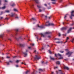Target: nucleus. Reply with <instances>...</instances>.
I'll return each mask as SVG.
<instances>
[{
  "mask_svg": "<svg viewBox=\"0 0 74 74\" xmlns=\"http://www.w3.org/2000/svg\"><path fill=\"white\" fill-rule=\"evenodd\" d=\"M41 58V57L39 55H36V57L34 58L35 60H39Z\"/></svg>",
  "mask_w": 74,
  "mask_h": 74,
  "instance_id": "obj_1",
  "label": "nucleus"
},
{
  "mask_svg": "<svg viewBox=\"0 0 74 74\" xmlns=\"http://www.w3.org/2000/svg\"><path fill=\"white\" fill-rule=\"evenodd\" d=\"M73 53L72 52H68L67 53H66V55H68V57H70L72 55V53Z\"/></svg>",
  "mask_w": 74,
  "mask_h": 74,
  "instance_id": "obj_2",
  "label": "nucleus"
},
{
  "mask_svg": "<svg viewBox=\"0 0 74 74\" xmlns=\"http://www.w3.org/2000/svg\"><path fill=\"white\" fill-rule=\"evenodd\" d=\"M68 27H62L61 28V31H64V30H67V29Z\"/></svg>",
  "mask_w": 74,
  "mask_h": 74,
  "instance_id": "obj_3",
  "label": "nucleus"
},
{
  "mask_svg": "<svg viewBox=\"0 0 74 74\" xmlns=\"http://www.w3.org/2000/svg\"><path fill=\"white\" fill-rule=\"evenodd\" d=\"M56 72L57 73V74H58V73H59L60 74H64L65 73H63V72H62V71L61 70H59L58 72V71H56Z\"/></svg>",
  "mask_w": 74,
  "mask_h": 74,
  "instance_id": "obj_4",
  "label": "nucleus"
},
{
  "mask_svg": "<svg viewBox=\"0 0 74 74\" xmlns=\"http://www.w3.org/2000/svg\"><path fill=\"white\" fill-rule=\"evenodd\" d=\"M74 13V11H72L71 12V15L70 16V18L71 19H72V16H74V15L73 14Z\"/></svg>",
  "mask_w": 74,
  "mask_h": 74,
  "instance_id": "obj_5",
  "label": "nucleus"
},
{
  "mask_svg": "<svg viewBox=\"0 0 74 74\" xmlns=\"http://www.w3.org/2000/svg\"><path fill=\"white\" fill-rule=\"evenodd\" d=\"M14 15H18L16 14L15 13H11L10 14V16H11V17H13Z\"/></svg>",
  "mask_w": 74,
  "mask_h": 74,
  "instance_id": "obj_6",
  "label": "nucleus"
},
{
  "mask_svg": "<svg viewBox=\"0 0 74 74\" xmlns=\"http://www.w3.org/2000/svg\"><path fill=\"white\" fill-rule=\"evenodd\" d=\"M46 24H45V26H49V24H50V23H49V21H47L46 23Z\"/></svg>",
  "mask_w": 74,
  "mask_h": 74,
  "instance_id": "obj_7",
  "label": "nucleus"
},
{
  "mask_svg": "<svg viewBox=\"0 0 74 74\" xmlns=\"http://www.w3.org/2000/svg\"><path fill=\"white\" fill-rule=\"evenodd\" d=\"M72 29V27H70L69 29L68 30L67 33H70L71 31V29Z\"/></svg>",
  "mask_w": 74,
  "mask_h": 74,
  "instance_id": "obj_8",
  "label": "nucleus"
},
{
  "mask_svg": "<svg viewBox=\"0 0 74 74\" xmlns=\"http://www.w3.org/2000/svg\"><path fill=\"white\" fill-rule=\"evenodd\" d=\"M18 45V46H20V47H23L25 46V45L23 44H20L19 45Z\"/></svg>",
  "mask_w": 74,
  "mask_h": 74,
  "instance_id": "obj_9",
  "label": "nucleus"
},
{
  "mask_svg": "<svg viewBox=\"0 0 74 74\" xmlns=\"http://www.w3.org/2000/svg\"><path fill=\"white\" fill-rule=\"evenodd\" d=\"M64 69H66V70H69V67H67V66H65L64 65Z\"/></svg>",
  "mask_w": 74,
  "mask_h": 74,
  "instance_id": "obj_10",
  "label": "nucleus"
},
{
  "mask_svg": "<svg viewBox=\"0 0 74 74\" xmlns=\"http://www.w3.org/2000/svg\"><path fill=\"white\" fill-rule=\"evenodd\" d=\"M51 32H47L45 33L44 34H51Z\"/></svg>",
  "mask_w": 74,
  "mask_h": 74,
  "instance_id": "obj_11",
  "label": "nucleus"
},
{
  "mask_svg": "<svg viewBox=\"0 0 74 74\" xmlns=\"http://www.w3.org/2000/svg\"><path fill=\"white\" fill-rule=\"evenodd\" d=\"M23 53L24 55H25V56H24V57H26L27 55V53L26 52H23Z\"/></svg>",
  "mask_w": 74,
  "mask_h": 74,
  "instance_id": "obj_12",
  "label": "nucleus"
},
{
  "mask_svg": "<svg viewBox=\"0 0 74 74\" xmlns=\"http://www.w3.org/2000/svg\"><path fill=\"white\" fill-rule=\"evenodd\" d=\"M36 2V4H39V1L38 0H34Z\"/></svg>",
  "mask_w": 74,
  "mask_h": 74,
  "instance_id": "obj_13",
  "label": "nucleus"
},
{
  "mask_svg": "<svg viewBox=\"0 0 74 74\" xmlns=\"http://www.w3.org/2000/svg\"><path fill=\"white\" fill-rule=\"evenodd\" d=\"M39 27H40V28H41V29H44V28H45V27H44V25H42L41 26H40Z\"/></svg>",
  "mask_w": 74,
  "mask_h": 74,
  "instance_id": "obj_14",
  "label": "nucleus"
},
{
  "mask_svg": "<svg viewBox=\"0 0 74 74\" xmlns=\"http://www.w3.org/2000/svg\"><path fill=\"white\" fill-rule=\"evenodd\" d=\"M49 26H54L55 25L53 23H51L49 24Z\"/></svg>",
  "mask_w": 74,
  "mask_h": 74,
  "instance_id": "obj_15",
  "label": "nucleus"
},
{
  "mask_svg": "<svg viewBox=\"0 0 74 74\" xmlns=\"http://www.w3.org/2000/svg\"><path fill=\"white\" fill-rule=\"evenodd\" d=\"M11 6L12 7H14V6H15V4L14 3H13L11 5Z\"/></svg>",
  "mask_w": 74,
  "mask_h": 74,
  "instance_id": "obj_16",
  "label": "nucleus"
},
{
  "mask_svg": "<svg viewBox=\"0 0 74 74\" xmlns=\"http://www.w3.org/2000/svg\"><path fill=\"white\" fill-rule=\"evenodd\" d=\"M16 39L17 41H19L20 39H21V37H19V38H16Z\"/></svg>",
  "mask_w": 74,
  "mask_h": 74,
  "instance_id": "obj_17",
  "label": "nucleus"
},
{
  "mask_svg": "<svg viewBox=\"0 0 74 74\" xmlns=\"http://www.w3.org/2000/svg\"><path fill=\"white\" fill-rule=\"evenodd\" d=\"M4 37V35L3 34H1L0 35V38H3Z\"/></svg>",
  "mask_w": 74,
  "mask_h": 74,
  "instance_id": "obj_18",
  "label": "nucleus"
},
{
  "mask_svg": "<svg viewBox=\"0 0 74 74\" xmlns=\"http://www.w3.org/2000/svg\"><path fill=\"white\" fill-rule=\"evenodd\" d=\"M50 57L51 60H55V59L54 58H52V57H51V56H50Z\"/></svg>",
  "mask_w": 74,
  "mask_h": 74,
  "instance_id": "obj_19",
  "label": "nucleus"
},
{
  "mask_svg": "<svg viewBox=\"0 0 74 74\" xmlns=\"http://www.w3.org/2000/svg\"><path fill=\"white\" fill-rule=\"evenodd\" d=\"M32 20H33V21H35L36 18H33L31 19V21H32Z\"/></svg>",
  "mask_w": 74,
  "mask_h": 74,
  "instance_id": "obj_20",
  "label": "nucleus"
},
{
  "mask_svg": "<svg viewBox=\"0 0 74 74\" xmlns=\"http://www.w3.org/2000/svg\"><path fill=\"white\" fill-rule=\"evenodd\" d=\"M56 64H60V62L59 61H57L56 62Z\"/></svg>",
  "mask_w": 74,
  "mask_h": 74,
  "instance_id": "obj_21",
  "label": "nucleus"
},
{
  "mask_svg": "<svg viewBox=\"0 0 74 74\" xmlns=\"http://www.w3.org/2000/svg\"><path fill=\"white\" fill-rule=\"evenodd\" d=\"M14 11H15L16 12H18V10H17V9H15V8L14 9Z\"/></svg>",
  "mask_w": 74,
  "mask_h": 74,
  "instance_id": "obj_22",
  "label": "nucleus"
},
{
  "mask_svg": "<svg viewBox=\"0 0 74 74\" xmlns=\"http://www.w3.org/2000/svg\"><path fill=\"white\" fill-rule=\"evenodd\" d=\"M48 51L49 52V53L50 54H52V52H51V51H50V50H49Z\"/></svg>",
  "mask_w": 74,
  "mask_h": 74,
  "instance_id": "obj_23",
  "label": "nucleus"
},
{
  "mask_svg": "<svg viewBox=\"0 0 74 74\" xmlns=\"http://www.w3.org/2000/svg\"><path fill=\"white\" fill-rule=\"evenodd\" d=\"M68 15V14H66L64 17V19H66V17H67V16Z\"/></svg>",
  "mask_w": 74,
  "mask_h": 74,
  "instance_id": "obj_24",
  "label": "nucleus"
},
{
  "mask_svg": "<svg viewBox=\"0 0 74 74\" xmlns=\"http://www.w3.org/2000/svg\"><path fill=\"white\" fill-rule=\"evenodd\" d=\"M34 52L36 53V54H38V52H36V50H35L34 51Z\"/></svg>",
  "mask_w": 74,
  "mask_h": 74,
  "instance_id": "obj_25",
  "label": "nucleus"
},
{
  "mask_svg": "<svg viewBox=\"0 0 74 74\" xmlns=\"http://www.w3.org/2000/svg\"><path fill=\"white\" fill-rule=\"evenodd\" d=\"M41 37H45V36H44V35L42 34H41Z\"/></svg>",
  "mask_w": 74,
  "mask_h": 74,
  "instance_id": "obj_26",
  "label": "nucleus"
},
{
  "mask_svg": "<svg viewBox=\"0 0 74 74\" xmlns=\"http://www.w3.org/2000/svg\"><path fill=\"white\" fill-rule=\"evenodd\" d=\"M5 6H4L1 8V9H2L3 10V9H5Z\"/></svg>",
  "mask_w": 74,
  "mask_h": 74,
  "instance_id": "obj_27",
  "label": "nucleus"
},
{
  "mask_svg": "<svg viewBox=\"0 0 74 74\" xmlns=\"http://www.w3.org/2000/svg\"><path fill=\"white\" fill-rule=\"evenodd\" d=\"M5 12H10V11L8 10H6L5 11Z\"/></svg>",
  "mask_w": 74,
  "mask_h": 74,
  "instance_id": "obj_28",
  "label": "nucleus"
},
{
  "mask_svg": "<svg viewBox=\"0 0 74 74\" xmlns=\"http://www.w3.org/2000/svg\"><path fill=\"white\" fill-rule=\"evenodd\" d=\"M47 8L48 10H49V9H51V7L49 6V7H48Z\"/></svg>",
  "mask_w": 74,
  "mask_h": 74,
  "instance_id": "obj_29",
  "label": "nucleus"
},
{
  "mask_svg": "<svg viewBox=\"0 0 74 74\" xmlns=\"http://www.w3.org/2000/svg\"><path fill=\"white\" fill-rule=\"evenodd\" d=\"M58 55L59 56H60V57H61L62 56V55L59 53H58Z\"/></svg>",
  "mask_w": 74,
  "mask_h": 74,
  "instance_id": "obj_30",
  "label": "nucleus"
},
{
  "mask_svg": "<svg viewBox=\"0 0 74 74\" xmlns=\"http://www.w3.org/2000/svg\"><path fill=\"white\" fill-rule=\"evenodd\" d=\"M56 43H57V44H60V42L59 41L58 42H56Z\"/></svg>",
  "mask_w": 74,
  "mask_h": 74,
  "instance_id": "obj_31",
  "label": "nucleus"
},
{
  "mask_svg": "<svg viewBox=\"0 0 74 74\" xmlns=\"http://www.w3.org/2000/svg\"><path fill=\"white\" fill-rule=\"evenodd\" d=\"M29 71H27L25 73L26 74H27Z\"/></svg>",
  "mask_w": 74,
  "mask_h": 74,
  "instance_id": "obj_32",
  "label": "nucleus"
},
{
  "mask_svg": "<svg viewBox=\"0 0 74 74\" xmlns=\"http://www.w3.org/2000/svg\"><path fill=\"white\" fill-rule=\"evenodd\" d=\"M60 53H63V52H64V51H60Z\"/></svg>",
  "mask_w": 74,
  "mask_h": 74,
  "instance_id": "obj_33",
  "label": "nucleus"
},
{
  "mask_svg": "<svg viewBox=\"0 0 74 74\" xmlns=\"http://www.w3.org/2000/svg\"><path fill=\"white\" fill-rule=\"evenodd\" d=\"M63 57H61L58 58V59H63Z\"/></svg>",
  "mask_w": 74,
  "mask_h": 74,
  "instance_id": "obj_34",
  "label": "nucleus"
},
{
  "mask_svg": "<svg viewBox=\"0 0 74 74\" xmlns=\"http://www.w3.org/2000/svg\"><path fill=\"white\" fill-rule=\"evenodd\" d=\"M37 7L38 8H41V6H40L37 5Z\"/></svg>",
  "mask_w": 74,
  "mask_h": 74,
  "instance_id": "obj_35",
  "label": "nucleus"
},
{
  "mask_svg": "<svg viewBox=\"0 0 74 74\" xmlns=\"http://www.w3.org/2000/svg\"><path fill=\"white\" fill-rule=\"evenodd\" d=\"M15 30L17 32H18V30H19V29H15Z\"/></svg>",
  "mask_w": 74,
  "mask_h": 74,
  "instance_id": "obj_36",
  "label": "nucleus"
},
{
  "mask_svg": "<svg viewBox=\"0 0 74 74\" xmlns=\"http://www.w3.org/2000/svg\"><path fill=\"white\" fill-rule=\"evenodd\" d=\"M74 42V38L71 41L72 42H73V43Z\"/></svg>",
  "mask_w": 74,
  "mask_h": 74,
  "instance_id": "obj_37",
  "label": "nucleus"
},
{
  "mask_svg": "<svg viewBox=\"0 0 74 74\" xmlns=\"http://www.w3.org/2000/svg\"><path fill=\"white\" fill-rule=\"evenodd\" d=\"M52 4H56V2H52Z\"/></svg>",
  "mask_w": 74,
  "mask_h": 74,
  "instance_id": "obj_38",
  "label": "nucleus"
},
{
  "mask_svg": "<svg viewBox=\"0 0 74 74\" xmlns=\"http://www.w3.org/2000/svg\"><path fill=\"white\" fill-rule=\"evenodd\" d=\"M9 62H10L11 63H12L13 62V61H12L11 60H10Z\"/></svg>",
  "mask_w": 74,
  "mask_h": 74,
  "instance_id": "obj_39",
  "label": "nucleus"
},
{
  "mask_svg": "<svg viewBox=\"0 0 74 74\" xmlns=\"http://www.w3.org/2000/svg\"><path fill=\"white\" fill-rule=\"evenodd\" d=\"M55 40H60V39H59V38H56L55 39Z\"/></svg>",
  "mask_w": 74,
  "mask_h": 74,
  "instance_id": "obj_40",
  "label": "nucleus"
},
{
  "mask_svg": "<svg viewBox=\"0 0 74 74\" xmlns=\"http://www.w3.org/2000/svg\"><path fill=\"white\" fill-rule=\"evenodd\" d=\"M3 17H0V19L1 20V19H3Z\"/></svg>",
  "mask_w": 74,
  "mask_h": 74,
  "instance_id": "obj_41",
  "label": "nucleus"
},
{
  "mask_svg": "<svg viewBox=\"0 0 74 74\" xmlns=\"http://www.w3.org/2000/svg\"><path fill=\"white\" fill-rule=\"evenodd\" d=\"M39 12H42V10L40 9H39Z\"/></svg>",
  "mask_w": 74,
  "mask_h": 74,
  "instance_id": "obj_42",
  "label": "nucleus"
},
{
  "mask_svg": "<svg viewBox=\"0 0 74 74\" xmlns=\"http://www.w3.org/2000/svg\"><path fill=\"white\" fill-rule=\"evenodd\" d=\"M6 63L8 65L10 64V63L9 62H6Z\"/></svg>",
  "mask_w": 74,
  "mask_h": 74,
  "instance_id": "obj_43",
  "label": "nucleus"
},
{
  "mask_svg": "<svg viewBox=\"0 0 74 74\" xmlns=\"http://www.w3.org/2000/svg\"><path fill=\"white\" fill-rule=\"evenodd\" d=\"M3 14V12H1V14H0V15H2V14Z\"/></svg>",
  "mask_w": 74,
  "mask_h": 74,
  "instance_id": "obj_44",
  "label": "nucleus"
},
{
  "mask_svg": "<svg viewBox=\"0 0 74 74\" xmlns=\"http://www.w3.org/2000/svg\"><path fill=\"white\" fill-rule=\"evenodd\" d=\"M39 71H43V70H42V69H39Z\"/></svg>",
  "mask_w": 74,
  "mask_h": 74,
  "instance_id": "obj_45",
  "label": "nucleus"
},
{
  "mask_svg": "<svg viewBox=\"0 0 74 74\" xmlns=\"http://www.w3.org/2000/svg\"><path fill=\"white\" fill-rule=\"evenodd\" d=\"M15 18H17V19H19V17L18 16H16L15 17Z\"/></svg>",
  "mask_w": 74,
  "mask_h": 74,
  "instance_id": "obj_46",
  "label": "nucleus"
},
{
  "mask_svg": "<svg viewBox=\"0 0 74 74\" xmlns=\"http://www.w3.org/2000/svg\"><path fill=\"white\" fill-rule=\"evenodd\" d=\"M19 60H17L16 61V63H19Z\"/></svg>",
  "mask_w": 74,
  "mask_h": 74,
  "instance_id": "obj_47",
  "label": "nucleus"
},
{
  "mask_svg": "<svg viewBox=\"0 0 74 74\" xmlns=\"http://www.w3.org/2000/svg\"><path fill=\"white\" fill-rule=\"evenodd\" d=\"M6 58L7 59H9V58H10V57L7 56Z\"/></svg>",
  "mask_w": 74,
  "mask_h": 74,
  "instance_id": "obj_48",
  "label": "nucleus"
},
{
  "mask_svg": "<svg viewBox=\"0 0 74 74\" xmlns=\"http://www.w3.org/2000/svg\"><path fill=\"white\" fill-rule=\"evenodd\" d=\"M54 69H58V67L57 66L54 67Z\"/></svg>",
  "mask_w": 74,
  "mask_h": 74,
  "instance_id": "obj_49",
  "label": "nucleus"
},
{
  "mask_svg": "<svg viewBox=\"0 0 74 74\" xmlns=\"http://www.w3.org/2000/svg\"><path fill=\"white\" fill-rule=\"evenodd\" d=\"M5 20H8V18H5Z\"/></svg>",
  "mask_w": 74,
  "mask_h": 74,
  "instance_id": "obj_50",
  "label": "nucleus"
},
{
  "mask_svg": "<svg viewBox=\"0 0 74 74\" xmlns=\"http://www.w3.org/2000/svg\"><path fill=\"white\" fill-rule=\"evenodd\" d=\"M4 1L5 2V3H7V2H8V1L6 0H5Z\"/></svg>",
  "mask_w": 74,
  "mask_h": 74,
  "instance_id": "obj_51",
  "label": "nucleus"
},
{
  "mask_svg": "<svg viewBox=\"0 0 74 74\" xmlns=\"http://www.w3.org/2000/svg\"><path fill=\"white\" fill-rule=\"evenodd\" d=\"M37 26L38 27H40V26H39V25H38V24L37 25Z\"/></svg>",
  "mask_w": 74,
  "mask_h": 74,
  "instance_id": "obj_52",
  "label": "nucleus"
},
{
  "mask_svg": "<svg viewBox=\"0 0 74 74\" xmlns=\"http://www.w3.org/2000/svg\"><path fill=\"white\" fill-rule=\"evenodd\" d=\"M16 67H19V66H18V65H17L16 66Z\"/></svg>",
  "mask_w": 74,
  "mask_h": 74,
  "instance_id": "obj_53",
  "label": "nucleus"
},
{
  "mask_svg": "<svg viewBox=\"0 0 74 74\" xmlns=\"http://www.w3.org/2000/svg\"><path fill=\"white\" fill-rule=\"evenodd\" d=\"M44 5H45V6H46V7H47V4H44Z\"/></svg>",
  "mask_w": 74,
  "mask_h": 74,
  "instance_id": "obj_54",
  "label": "nucleus"
},
{
  "mask_svg": "<svg viewBox=\"0 0 74 74\" xmlns=\"http://www.w3.org/2000/svg\"><path fill=\"white\" fill-rule=\"evenodd\" d=\"M60 36H61L60 34L59 33L58 34V36H59V37H60Z\"/></svg>",
  "mask_w": 74,
  "mask_h": 74,
  "instance_id": "obj_55",
  "label": "nucleus"
},
{
  "mask_svg": "<svg viewBox=\"0 0 74 74\" xmlns=\"http://www.w3.org/2000/svg\"><path fill=\"white\" fill-rule=\"evenodd\" d=\"M52 1H56L55 0H51Z\"/></svg>",
  "mask_w": 74,
  "mask_h": 74,
  "instance_id": "obj_56",
  "label": "nucleus"
},
{
  "mask_svg": "<svg viewBox=\"0 0 74 74\" xmlns=\"http://www.w3.org/2000/svg\"><path fill=\"white\" fill-rule=\"evenodd\" d=\"M34 6V5H32L31 6V7H33Z\"/></svg>",
  "mask_w": 74,
  "mask_h": 74,
  "instance_id": "obj_57",
  "label": "nucleus"
},
{
  "mask_svg": "<svg viewBox=\"0 0 74 74\" xmlns=\"http://www.w3.org/2000/svg\"><path fill=\"white\" fill-rule=\"evenodd\" d=\"M69 37H67L66 38V40H69Z\"/></svg>",
  "mask_w": 74,
  "mask_h": 74,
  "instance_id": "obj_58",
  "label": "nucleus"
},
{
  "mask_svg": "<svg viewBox=\"0 0 74 74\" xmlns=\"http://www.w3.org/2000/svg\"><path fill=\"white\" fill-rule=\"evenodd\" d=\"M48 38H51V36H48Z\"/></svg>",
  "mask_w": 74,
  "mask_h": 74,
  "instance_id": "obj_59",
  "label": "nucleus"
},
{
  "mask_svg": "<svg viewBox=\"0 0 74 74\" xmlns=\"http://www.w3.org/2000/svg\"><path fill=\"white\" fill-rule=\"evenodd\" d=\"M55 56L56 57H57V55H56V54H55Z\"/></svg>",
  "mask_w": 74,
  "mask_h": 74,
  "instance_id": "obj_60",
  "label": "nucleus"
},
{
  "mask_svg": "<svg viewBox=\"0 0 74 74\" xmlns=\"http://www.w3.org/2000/svg\"><path fill=\"white\" fill-rule=\"evenodd\" d=\"M41 62H42V64H43V63H44V61H42Z\"/></svg>",
  "mask_w": 74,
  "mask_h": 74,
  "instance_id": "obj_61",
  "label": "nucleus"
},
{
  "mask_svg": "<svg viewBox=\"0 0 74 74\" xmlns=\"http://www.w3.org/2000/svg\"><path fill=\"white\" fill-rule=\"evenodd\" d=\"M67 42V40H66L65 42H64V44H65L66 42Z\"/></svg>",
  "mask_w": 74,
  "mask_h": 74,
  "instance_id": "obj_62",
  "label": "nucleus"
},
{
  "mask_svg": "<svg viewBox=\"0 0 74 74\" xmlns=\"http://www.w3.org/2000/svg\"><path fill=\"white\" fill-rule=\"evenodd\" d=\"M62 1V0H60V3H61Z\"/></svg>",
  "mask_w": 74,
  "mask_h": 74,
  "instance_id": "obj_63",
  "label": "nucleus"
},
{
  "mask_svg": "<svg viewBox=\"0 0 74 74\" xmlns=\"http://www.w3.org/2000/svg\"><path fill=\"white\" fill-rule=\"evenodd\" d=\"M45 16V17L46 18V19H47V16Z\"/></svg>",
  "mask_w": 74,
  "mask_h": 74,
  "instance_id": "obj_64",
  "label": "nucleus"
}]
</instances>
